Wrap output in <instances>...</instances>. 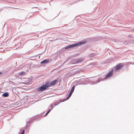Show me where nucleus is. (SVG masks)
I'll return each mask as SVG.
<instances>
[{
  "mask_svg": "<svg viewBox=\"0 0 134 134\" xmlns=\"http://www.w3.org/2000/svg\"><path fill=\"white\" fill-rule=\"evenodd\" d=\"M86 43V42L85 41H82L81 42H79L76 43L74 44H71L69 45H68L66 46L65 48V49H68L69 48H70L72 47H76L77 46H80L81 44H85Z\"/></svg>",
  "mask_w": 134,
  "mask_h": 134,
  "instance_id": "f257e3e1",
  "label": "nucleus"
},
{
  "mask_svg": "<svg viewBox=\"0 0 134 134\" xmlns=\"http://www.w3.org/2000/svg\"><path fill=\"white\" fill-rule=\"evenodd\" d=\"M49 86V82H47L45 84L39 88L37 90L38 91H42L47 88Z\"/></svg>",
  "mask_w": 134,
  "mask_h": 134,
  "instance_id": "f03ea898",
  "label": "nucleus"
},
{
  "mask_svg": "<svg viewBox=\"0 0 134 134\" xmlns=\"http://www.w3.org/2000/svg\"><path fill=\"white\" fill-rule=\"evenodd\" d=\"M113 69L111 70L109 73L106 75L105 79L110 77L112 75Z\"/></svg>",
  "mask_w": 134,
  "mask_h": 134,
  "instance_id": "7ed1b4c3",
  "label": "nucleus"
},
{
  "mask_svg": "<svg viewBox=\"0 0 134 134\" xmlns=\"http://www.w3.org/2000/svg\"><path fill=\"white\" fill-rule=\"evenodd\" d=\"M123 65L121 64H119L116 66L115 69V71H117L120 68H121L122 66Z\"/></svg>",
  "mask_w": 134,
  "mask_h": 134,
  "instance_id": "20e7f679",
  "label": "nucleus"
},
{
  "mask_svg": "<svg viewBox=\"0 0 134 134\" xmlns=\"http://www.w3.org/2000/svg\"><path fill=\"white\" fill-rule=\"evenodd\" d=\"M57 81V80H55L53 81L51 83L49 82V87L54 86L56 83Z\"/></svg>",
  "mask_w": 134,
  "mask_h": 134,
  "instance_id": "39448f33",
  "label": "nucleus"
},
{
  "mask_svg": "<svg viewBox=\"0 0 134 134\" xmlns=\"http://www.w3.org/2000/svg\"><path fill=\"white\" fill-rule=\"evenodd\" d=\"M26 74V72L24 71H22L21 73H18L16 74V76H23Z\"/></svg>",
  "mask_w": 134,
  "mask_h": 134,
  "instance_id": "423d86ee",
  "label": "nucleus"
},
{
  "mask_svg": "<svg viewBox=\"0 0 134 134\" xmlns=\"http://www.w3.org/2000/svg\"><path fill=\"white\" fill-rule=\"evenodd\" d=\"M49 61L48 60H44L42 61L41 63L42 64H44L47 62H48Z\"/></svg>",
  "mask_w": 134,
  "mask_h": 134,
  "instance_id": "0eeeda50",
  "label": "nucleus"
},
{
  "mask_svg": "<svg viewBox=\"0 0 134 134\" xmlns=\"http://www.w3.org/2000/svg\"><path fill=\"white\" fill-rule=\"evenodd\" d=\"M3 96L4 97H7L8 96V94L7 92H5L3 94Z\"/></svg>",
  "mask_w": 134,
  "mask_h": 134,
  "instance_id": "6e6552de",
  "label": "nucleus"
},
{
  "mask_svg": "<svg viewBox=\"0 0 134 134\" xmlns=\"http://www.w3.org/2000/svg\"><path fill=\"white\" fill-rule=\"evenodd\" d=\"M74 88H75V86H74L72 87V89L71 90L70 92L71 93H72L74 91Z\"/></svg>",
  "mask_w": 134,
  "mask_h": 134,
  "instance_id": "1a4fd4ad",
  "label": "nucleus"
},
{
  "mask_svg": "<svg viewBox=\"0 0 134 134\" xmlns=\"http://www.w3.org/2000/svg\"><path fill=\"white\" fill-rule=\"evenodd\" d=\"M72 94V93H71L70 92L69 94L68 97L67 98V99H68L69 98H70V97L71 96Z\"/></svg>",
  "mask_w": 134,
  "mask_h": 134,
  "instance_id": "9d476101",
  "label": "nucleus"
},
{
  "mask_svg": "<svg viewBox=\"0 0 134 134\" xmlns=\"http://www.w3.org/2000/svg\"><path fill=\"white\" fill-rule=\"evenodd\" d=\"M58 104H53L52 106V107H53L54 106H56V105H57Z\"/></svg>",
  "mask_w": 134,
  "mask_h": 134,
  "instance_id": "9b49d317",
  "label": "nucleus"
},
{
  "mask_svg": "<svg viewBox=\"0 0 134 134\" xmlns=\"http://www.w3.org/2000/svg\"><path fill=\"white\" fill-rule=\"evenodd\" d=\"M24 134V130H23L21 132V134Z\"/></svg>",
  "mask_w": 134,
  "mask_h": 134,
  "instance_id": "f8f14e48",
  "label": "nucleus"
},
{
  "mask_svg": "<svg viewBox=\"0 0 134 134\" xmlns=\"http://www.w3.org/2000/svg\"><path fill=\"white\" fill-rule=\"evenodd\" d=\"M50 111V110H49V111L46 113V115H47L49 113V112Z\"/></svg>",
  "mask_w": 134,
  "mask_h": 134,
  "instance_id": "ddd939ff",
  "label": "nucleus"
},
{
  "mask_svg": "<svg viewBox=\"0 0 134 134\" xmlns=\"http://www.w3.org/2000/svg\"><path fill=\"white\" fill-rule=\"evenodd\" d=\"M1 74V73L0 72V75Z\"/></svg>",
  "mask_w": 134,
  "mask_h": 134,
  "instance_id": "4468645a",
  "label": "nucleus"
}]
</instances>
